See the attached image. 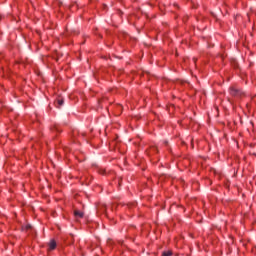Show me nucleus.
<instances>
[{
  "label": "nucleus",
  "instance_id": "nucleus-2",
  "mask_svg": "<svg viewBox=\"0 0 256 256\" xmlns=\"http://www.w3.org/2000/svg\"><path fill=\"white\" fill-rule=\"evenodd\" d=\"M55 247H57V242H55V240H51L49 242V251H53V249H55Z\"/></svg>",
  "mask_w": 256,
  "mask_h": 256
},
{
  "label": "nucleus",
  "instance_id": "nucleus-5",
  "mask_svg": "<svg viewBox=\"0 0 256 256\" xmlns=\"http://www.w3.org/2000/svg\"><path fill=\"white\" fill-rule=\"evenodd\" d=\"M162 256H173V252L171 250H167L162 252Z\"/></svg>",
  "mask_w": 256,
  "mask_h": 256
},
{
  "label": "nucleus",
  "instance_id": "nucleus-9",
  "mask_svg": "<svg viewBox=\"0 0 256 256\" xmlns=\"http://www.w3.org/2000/svg\"><path fill=\"white\" fill-rule=\"evenodd\" d=\"M82 137H85V133H81Z\"/></svg>",
  "mask_w": 256,
  "mask_h": 256
},
{
  "label": "nucleus",
  "instance_id": "nucleus-6",
  "mask_svg": "<svg viewBox=\"0 0 256 256\" xmlns=\"http://www.w3.org/2000/svg\"><path fill=\"white\" fill-rule=\"evenodd\" d=\"M24 229H25L26 231H29V229H33V226H31V224H27V225L24 227Z\"/></svg>",
  "mask_w": 256,
  "mask_h": 256
},
{
  "label": "nucleus",
  "instance_id": "nucleus-1",
  "mask_svg": "<svg viewBox=\"0 0 256 256\" xmlns=\"http://www.w3.org/2000/svg\"><path fill=\"white\" fill-rule=\"evenodd\" d=\"M230 95L234 97V99H241L242 97H245L243 90L237 87H230Z\"/></svg>",
  "mask_w": 256,
  "mask_h": 256
},
{
  "label": "nucleus",
  "instance_id": "nucleus-4",
  "mask_svg": "<svg viewBox=\"0 0 256 256\" xmlns=\"http://www.w3.org/2000/svg\"><path fill=\"white\" fill-rule=\"evenodd\" d=\"M56 103H57L56 105L59 109L60 107H63V104L65 103V101L63 99H58Z\"/></svg>",
  "mask_w": 256,
  "mask_h": 256
},
{
  "label": "nucleus",
  "instance_id": "nucleus-7",
  "mask_svg": "<svg viewBox=\"0 0 256 256\" xmlns=\"http://www.w3.org/2000/svg\"><path fill=\"white\" fill-rule=\"evenodd\" d=\"M98 173H100L101 175H103V173H105V170L99 169V170H98Z\"/></svg>",
  "mask_w": 256,
  "mask_h": 256
},
{
  "label": "nucleus",
  "instance_id": "nucleus-8",
  "mask_svg": "<svg viewBox=\"0 0 256 256\" xmlns=\"http://www.w3.org/2000/svg\"><path fill=\"white\" fill-rule=\"evenodd\" d=\"M55 129H56V131H58V132L61 131V130H59V128H58L57 126H55Z\"/></svg>",
  "mask_w": 256,
  "mask_h": 256
},
{
  "label": "nucleus",
  "instance_id": "nucleus-3",
  "mask_svg": "<svg viewBox=\"0 0 256 256\" xmlns=\"http://www.w3.org/2000/svg\"><path fill=\"white\" fill-rule=\"evenodd\" d=\"M74 215H75V217H77V218H79V219H81V218H83V212H81V211H79V210H75L74 211Z\"/></svg>",
  "mask_w": 256,
  "mask_h": 256
}]
</instances>
